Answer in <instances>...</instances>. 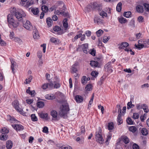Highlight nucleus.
<instances>
[{
    "mask_svg": "<svg viewBox=\"0 0 149 149\" xmlns=\"http://www.w3.org/2000/svg\"><path fill=\"white\" fill-rule=\"evenodd\" d=\"M8 119H9L11 123H17L18 121L15 118L11 116H8Z\"/></svg>",
    "mask_w": 149,
    "mask_h": 149,
    "instance_id": "b1692460",
    "label": "nucleus"
},
{
    "mask_svg": "<svg viewBox=\"0 0 149 149\" xmlns=\"http://www.w3.org/2000/svg\"><path fill=\"white\" fill-rule=\"evenodd\" d=\"M131 14L130 11L125 12L123 13V16L127 18H129L131 17Z\"/></svg>",
    "mask_w": 149,
    "mask_h": 149,
    "instance_id": "cd10ccee",
    "label": "nucleus"
},
{
    "mask_svg": "<svg viewBox=\"0 0 149 149\" xmlns=\"http://www.w3.org/2000/svg\"><path fill=\"white\" fill-rule=\"evenodd\" d=\"M11 12L13 14L15 15L16 18L18 20L22 21L23 17L26 16V14L22 10H20L19 11L16 10L15 8H13L11 10Z\"/></svg>",
    "mask_w": 149,
    "mask_h": 149,
    "instance_id": "7ed1b4c3",
    "label": "nucleus"
},
{
    "mask_svg": "<svg viewBox=\"0 0 149 149\" xmlns=\"http://www.w3.org/2000/svg\"><path fill=\"white\" fill-rule=\"evenodd\" d=\"M139 117V115L137 113L135 112L133 113V118L135 119H138Z\"/></svg>",
    "mask_w": 149,
    "mask_h": 149,
    "instance_id": "680f3d73",
    "label": "nucleus"
},
{
    "mask_svg": "<svg viewBox=\"0 0 149 149\" xmlns=\"http://www.w3.org/2000/svg\"><path fill=\"white\" fill-rule=\"evenodd\" d=\"M46 22L49 27H50L52 26V21L50 17H49L47 18Z\"/></svg>",
    "mask_w": 149,
    "mask_h": 149,
    "instance_id": "bb28decb",
    "label": "nucleus"
},
{
    "mask_svg": "<svg viewBox=\"0 0 149 149\" xmlns=\"http://www.w3.org/2000/svg\"><path fill=\"white\" fill-rule=\"evenodd\" d=\"M8 132L9 130L5 128H4L1 130V133H2V134H6L8 133Z\"/></svg>",
    "mask_w": 149,
    "mask_h": 149,
    "instance_id": "37998d69",
    "label": "nucleus"
},
{
    "mask_svg": "<svg viewBox=\"0 0 149 149\" xmlns=\"http://www.w3.org/2000/svg\"><path fill=\"white\" fill-rule=\"evenodd\" d=\"M54 88H59L61 86L60 84L59 83L56 82V81L54 82Z\"/></svg>",
    "mask_w": 149,
    "mask_h": 149,
    "instance_id": "603ef678",
    "label": "nucleus"
},
{
    "mask_svg": "<svg viewBox=\"0 0 149 149\" xmlns=\"http://www.w3.org/2000/svg\"><path fill=\"white\" fill-rule=\"evenodd\" d=\"M100 5L96 2L93 3L92 8L93 10H98L100 8Z\"/></svg>",
    "mask_w": 149,
    "mask_h": 149,
    "instance_id": "412c9836",
    "label": "nucleus"
},
{
    "mask_svg": "<svg viewBox=\"0 0 149 149\" xmlns=\"http://www.w3.org/2000/svg\"><path fill=\"white\" fill-rule=\"evenodd\" d=\"M118 48L120 50L124 49L125 48L129 46L128 43L126 42H123L118 45Z\"/></svg>",
    "mask_w": 149,
    "mask_h": 149,
    "instance_id": "4468645a",
    "label": "nucleus"
},
{
    "mask_svg": "<svg viewBox=\"0 0 149 149\" xmlns=\"http://www.w3.org/2000/svg\"><path fill=\"white\" fill-rule=\"evenodd\" d=\"M82 47V49L83 52L87 54V49L88 48V43H85L81 45Z\"/></svg>",
    "mask_w": 149,
    "mask_h": 149,
    "instance_id": "dca6fc26",
    "label": "nucleus"
},
{
    "mask_svg": "<svg viewBox=\"0 0 149 149\" xmlns=\"http://www.w3.org/2000/svg\"><path fill=\"white\" fill-rule=\"evenodd\" d=\"M122 4L121 2H119L117 5L116 10L118 12H120L121 10Z\"/></svg>",
    "mask_w": 149,
    "mask_h": 149,
    "instance_id": "a878e982",
    "label": "nucleus"
},
{
    "mask_svg": "<svg viewBox=\"0 0 149 149\" xmlns=\"http://www.w3.org/2000/svg\"><path fill=\"white\" fill-rule=\"evenodd\" d=\"M33 1H28L27 2H26V7H29V6H31L33 4Z\"/></svg>",
    "mask_w": 149,
    "mask_h": 149,
    "instance_id": "69168bd1",
    "label": "nucleus"
},
{
    "mask_svg": "<svg viewBox=\"0 0 149 149\" xmlns=\"http://www.w3.org/2000/svg\"><path fill=\"white\" fill-rule=\"evenodd\" d=\"M41 10L43 12L46 13L49 10L48 7L45 5H43L41 7Z\"/></svg>",
    "mask_w": 149,
    "mask_h": 149,
    "instance_id": "ea45409f",
    "label": "nucleus"
},
{
    "mask_svg": "<svg viewBox=\"0 0 149 149\" xmlns=\"http://www.w3.org/2000/svg\"><path fill=\"white\" fill-rule=\"evenodd\" d=\"M147 113H145L143 115H141L140 117L141 120L142 122L144 121V118H146V117L147 116Z\"/></svg>",
    "mask_w": 149,
    "mask_h": 149,
    "instance_id": "864d4df0",
    "label": "nucleus"
},
{
    "mask_svg": "<svg viewBox=\"0 0 149 149\" xmlns=\"http://www.w3.org/2000/svg\"><path fill=\"white\" fill-rule=\"evenodd\" d=\"M94 21L95 22H96L98 24L101 23L102 22V20L98 17H94Z\"/></svg>",
    "mask_w": 149,
    "mask_h": 149,
    "instance_id": "393cba45",
    "label": "nucleus"
},
{
    "mask_svg": "<svg viewBox=\"0 0 149 149\" xmlns=\"http://www.w3.org/2000/svg\"><path fill=\"white\" fill-rule=\"evenodd\" d=\"M39 115L40 117L42 118L43 119L47 120H48L49 117L47 113H44L43 112H39Z\"/></svg>",
    "mask_w": 149,
    "mask_h": 149,
    "instance_id": "ddd939ff",
    "label": "nucleus"
},
{
    "mask_svg": "<svg viewBox=\"0 0 149 149\" xmlns=\"http://www.w3.org/2000/svg\"><path fill=\"white\" fill-rule=\"evenodd\" d=\"M129 130L130 131L132 132H135L136 130V128L135 127L132 126L129 128Z\"/></svg>",
    "mask_w": 149,
    "mask_h": 149,
    "instance_id": "a18cd8bd",
    "label": "nucleus"
},
{
    "mask_svg": "<svg viewBox=\"0 0 149 149\" xmlns=\"http://www.w3.org/2000/svg\"><path fill=\"white\" fill-rule=\"evenodd\" d=\"M121 112H120L118 115L117 117V122L118 125H120L123 123V120L121 118Z\"/></svg>",
    "mask_w": 149,
    "mask_h": 149,
    "instance_id": "f3484780",
    "label": "nucleus"
},
{
    "mask_svg": "<svg viewBox=\"0 0 149 149\" xmlns=\"http://www.w3.org/2000/svg\"><path fill=\"white\" fill-rule=\"evenodd\" d=\"M136 108L138 109H143L144 112H148V106L146 104H137L136 105Z\"/></svg>",
    "mask_w": 149,
    "mask_h": 149,
    "instance_id": "423d86ee",
    "label": "nucleus"
},
{
    "mask_svg": "<svg viewBox=\"0 0 149 149\" xmlns=\"http://www.w3.org/2000/svg\"><path fill=\"white\" fill-rule=\"evenodd\" d=\"M12 104L18 112H22L23 111L22 107L19 104V102L17 100H15L12 103Z\"/></svg>",
    "mask_w": 149,
    "mask_h": 149,
    "instance_id": "39448f33",
    "label": "nucleus"
},
{
    "mask_svg": "<svg viewBox=\"0 0 149 149\" xmlns=\"http://www.w3.org/2000/svg\"><path fill=\"white\" fill-rule=\"evenodd\" d=\"M138 20L139 22H143V17L141 16H139L138 18Z\"/></svg>",
    "mask_w": 149,
    "mask_h": 149,
    "instance_id": "774afa93",
    "label": "nucleus"
},
{
    "mask_svg": "<svg viewBox=\"0 0 149 149\" xmlns=\"http://www.w3.org/2000/svg\"><path fill=\"white\" fill-rule=\"evenodd\" d=\"M109 39L110 37H107L106 36H104L103 37V42L104 43H106Z\"/></svg>",
    "mask_w": 149,
    "mask_h": 149,
    "instance_id": "6e6d98bb",
    "label": "nucleus"
},
{
    "mask_svg": "<svg viewBox=\"0 0 149 149\" xmlns=\"http://www.w3.org/2000/svg\"><path fill=\"white\" fill-rule=\"evenodd\" d=\"M98 132H96L95 139L100 144H102L104 141V140L101 135L102 130L100 127L98 128Z\"/></svg>",
    "mask_w": 149,
    "mask_h": 149,
    "instance_id": "20e7f679",
    "label": "nucleus"
},
{
    "mask_svg": "<svg viewBox=\"0 0 149 149\" xmlns=\"http://www.w3.org/2000/svg\"><path fill=\"white\" fill-rule=\"evenodd\" d=\"M139 40L138 41L139 44L137 45L135 44V46L136 48L138 49L139 50H141L144 47V45L143 44L139 43Z\"/></svg>",
    "mask_w": 149,
    "mask_h": 149,
    "instance_id": "2f4dec72",
    "label": "nucleus"
},
{
    "mask_svg": "<svg viewBox=\"0 0 149 149\" xmlns=\"http://www.w3.org/2000/svg\"><path fill=\"white\" fill-rule=\"evenodd\" d=\"M103 32V31L100 29L96 32V34L97 37H99L101 36Z\"/></svg>",
    "mask_w": 149,
    "mask_h": 149,
    "instance_id": "79ce46f5",
    "label": "nucleus"
},
{
    "mask_svg": "<svg viewBox=\"0 0 149 149\" xmlns=\"http://www.w3.org/2000/svg\"><path fill=\"white\" fill-rule=\"evenodd\" d=\"M126 121L129 124L132 125L133 124V121L130 118H128L127 119Z\"/></svg>",
    "mask_w": 149,
    "mask_h": 149,
    "instance_id": "bf43d9fd",
    "label": "nucleus"
},
{
    "mask_svg": "<svg viewBox=\"0 0 149 149\" xmlns=\"http://www.w3.org/2000/svg\"><path fill=\"white\" fill-rule=\"evenodd\" d=\"M118 19L119 22L121 24L125 23L127 22L126 19L122 17H118Z\"/></svg>",
    "mask_w": 149,
    "mask_h": 149,
    "instance_id": "4be33fe9",
    "label": "nucleus"
},
{
    "mask_svg": "<svg viewBox=\"0 0 149 149\" xmlns=\"http://www.w3.org/2000/svg\"><path fill=\"white\" fill-rule=\"evenodd\" d=\"M23 26L26 30L29 31H31L33 28L31 23L28 20H27L26 22L23 24Z\"/></svg>",
    "mask_w": 149,
    "mask_h": 149,
    "instance_id": "6e6552de",
    "label": "nucleus"
},
{
    "mask_svg": "<svg viewBox=\"0 0 149 149\" xmlns=\"http://www.w3.org/2000/svg\"><path fill=\"white\" fill-rule=\"evenodd\" d=\"M128 25L132 28H134L135 27V22L133 20L130 21L128 24Z\"/></svg>",
    "mask_w": 149,
    "mask_h": 149,
    "instance_id": "e433bc0d",
    "label": "nucleus"
},
{
    "mask_svg": "<svg viewBox=\"0 0 149 149\" xmlns=\"http://www.w3.org/2000/svg\"><path fill=\"white\" fill-rule=\"evenodd\" d=\"M37 105L38 107L39 108H42L44 106V103L42 101H39L37 102Z\"/></svg>",
    "mask_w": 149,
    "mask_h": 149,
    "instance_id": "7c9ffc66",
    "label": "nucleus"
},
{
    "mask_svg": "<svg viewBox=\"0 0 149 149\" xmlns=\"http://www.w3.org/2000/svg\"><path fill=\"white\" fill-rule=\"evenodd\" d=\"M134 107V105L132 104L131 101L128 102L127 103V109H129L131 108H133Z\"/></svg>",
    "mask_w": 149,
    "mask_h": 149,
    "instance_id": "58836bf2",
    "label": "nucleus"
},
{
    "mask_svg": "<svg viewBox=\"0 0 149 149\" xmlns=\"http://www.w3.org/2000/svg\"><path fill=\"white\" fill-rule=\"evenodd\" d=\"M122 141L126 144L130 142L129 139L127 136H123L121 137Z\"/></svg>",
    "mask_w": 149,
    "mask_h": 149,
    "instance_id": "aec40b11",
    "label": "nucleus"
},
{
    "mask_svg": "<svg viewBox=\"0 0 149 149\" xmlns=\"http://www.w3.org/2000/svg\"><path fill=\"white\" fill-rule=\"evenodd\" d=\"M32 79V76L30 75L29 76V77L28 79H26V84H28V83H29L31 81Z\"/></svg>",
    "mask_w": 149,
    "mask_h": 149,
    "instance_id": "0e129e2a",
    "label": "nucleus"
},
{
    "mask_svg": "<svg viewBox=\"0 0 149 149\" xmlns=\"http://www.w3.org/2000/svg\"><path fill=\"white\" fill-rule=\"evenodd\" d=\"M141 132L143 135L146 136L148 134V131L146 128H143L141 130Z\"/></svg>",
    "mask_w": 149,
    "mask_h": 149,
    "instance_id": "4c0bfd02",
    "label": "nucleus"
},
{
    "mask_svg": "<svg viewBox=\"0 0 149 149\" xmlns=\"http://www.w3.org/2000/svg\"><path fill=\"white\" fill-rule=\"evenodd\" d=\"M31 11L34 15H37L39 13L38 8H33L31 9Z\"/></svg>",
    "mask_w": 149,
    "mask_h": 149,
    "instance_id": "c756f323",
    "label": "nucleus"
},
{
    "mask_svg": "<svg viewBox=\"0 0 149 149\" xmlns=\"http://www.w3.org/2000/svg\"><path fill=\"white\" fill-rule=\"evenodd\" d=\"M108 128L109 130H113L114 128V125L112 122L109 123L107 125Z\"/></svg>",
    "mask_w": 149,
    "mask_h": 149,
    "instance_id": "72a5a7b5",
    "label": "nucleus"
},
{
    "mask_svg": "<svg viewBox=\"0 0 149 149\" xmlns=\"http://www.w3.org/2000/svg\"><path fill=\"white\" fill-rule=\"evenodd\" d=\"M92 85L91 84H87L86 86L85 89L86 90V91H90L91 89H92Z\"/></svg>",
    "mask_w": 149,
    "mask_h": 149,
    "instance_id": "c03bdc74",
    "label": "nucleus"
},
{
    "mask_svg": "<svg viewBox=\"0 0 149 149\" xmlns=\"http://www.w3.org/2000/svg\"><path fill=\"white\" fill-rule=\"evenodd\" d=\"M90 65L91 66L94 68H100V64L97 61H91Z\"/></svg>",
    "mask_w": 149,
    "mask_h": 149,
    "instance_id": "9b49d317",
    "label": "nucleus"
},
{
    "mask_svg": "<svg viewBox=\"0 0 149 149\" xmlns=\"http://www.w3.org/2000/svg\"><path fill=\"white\" fill-rule=\"evenodd\" d=\"M68 19L67 18H65L63 21V25L64 28L67 29L68 27V24L67 23Z\"/></svg>",
    "mask_w": 149,
    "mask_h": 149,
    "instance_id": "c85d7f7f",
    "label": "nucleus"
},
{
    "mask_svg": "<svg viewBox=\"0 0 149 149\" xmlns=\"http://www.w3.org/2000/svg\"><path fill=\"white\" fill-rule=\"evenodd\" d=\"M13 146V143L11 141H8L6 142V147L7 149H10Z\"/></svg>",
    "mask_w": 149,
    "mask_h": 149,
    "instance_id": "6ab92c4d",
    "label": "nucleus"
},
{
    "mask_svg": "<svg viewBox=\"0 0 149 149\" xmlns=\"http://www.w3.org/2000/svg\"><path fill=\"white\" fill-rule=\"evenodd\" d=\"M61 29V28L58 26H55L53 28V30L55 31H58Z\"/></svg>",
    "mask_w": 149,
    "mask_h": 149,
    "instance_id": "052dcab7",
    "label": "nucleus"
},
{
    "mask_svg": "<svg viewBox=\"0 0 149 149\" xmlns=\"http://www.w3.org/2000/svg\"><path fill=\"white\" fill-rule=\"evenodd\" d=\"M91 52L90 53L92 56H95L96 51L94 48L90 50Z\"/></svg>",
    "mask_w": 149,
    "mask_h": 149,
    "instance_id": "13d9d810",
    "label": "nucleus"
},
{
    "mask_svg": "<svg viewBox=\"0 0 149 149\" xmlns=\"http://www.w3.org/2000/svg\"><path fill=\"white\" fill-rule=\"evenodd\" d=\"M112 66L111 65V62H109L105 64L104 66V68L106 71H107L108 72L110 73L113 71L112 70Z\"/></svg>",
    "mask_w": 149,
    "mask_h": 149,
    "instance_id": "0eeeda50",
    "label": "nucleus"
},
{
    "mask_svg": "<svg viewBox=\"0 0 149 149\" xmlns=\"http://www.w3.org/2000/svg\"><path fill=\"white\" fill-rule=\"evenodd\" d=\"M86 77L85 76H83L81 78V81L82 84L84 85H85L86 83Z\"/></svg>",
    "mask_w": 149,
    "mask_h": 149,
    "instance_id": "de8ad7c7",
    "label": "nucleus"
},
{
    "mask_svg": "<svg viewBox=\"0 0 149 149\" xmlns=\"http://www.w3.org/2000/svg\"><path fill=\"white\" fill-rule=\"evenodd\" d=\"M12 126L17 131L22 130L24 129L23 126L21 125H12Z\"/></svg>",
    "mask_w": 149,
    "mask_h": 149,
    "instance_id": "f8f14e48",
    "label": "nucleus"
},
{
    "mask_svg": "<svg viewBox=\"0 0 149 149\" xmlns=\"http://www.w3.org/2000/svg\"><path fill=\"white\" fill-rule=\"evenodd\" d=\"M45 98L47 99L53 100L55 98V96L54 95H50L49 94H47L45 96Z\"/></svg>",
    "mask_w": 149,
    "mask_h": 149,
    "instance_id": "c9c22d12",
    "label": "nucleus"
},
{
    "mask_svg": "<svg viewBox=\"0 0 149 149\" xmlns=\"http://www.w3.org/2000/svg\"><path fill=\"white\" fill-rule=\"evenodd\" d=\"M132 148L133 149H139V146L137 144L134 143L132 146Z\"/></svg>",
    "mask_w": 149,
    "mask_h": 149,
    "instance_id": "e2e57ef3",
    "label": "nucleus"
},
{
    "mask_svg": "<svg viewBox=\"0 0 149 149\" xmlns=\"http://www.w3.org/2000/svg\"><path fill=\"white\" fill-rule=\"evenodd\" d=\"M137 11L139 13H142L143 12L144 10L143 6L140 5H138L136 7Z\"/></svg>",
    "mask_w": 149,
    "mask_h": 149,
    "instance_id": "a211bd4d",
    "label": "nucleus"
},
{
    "mask_svg": "<svg viewBox=\"0 0 149 149\" xmlns=\"http://www.w3.org/2000/svg\"><path fill=\"white\" fill-rule=\"evenodd\" d=\"M79 65L78 63L77 62L75 63L72 66L71 72L72 73H76L78 70V69L79 68Z\"/></svg>",
    "mask_w": 149,
    "mask_h": 149,
    "instance_id": "1a4fd4ad",
    "label": "nucleus"
},
{
    "mask_svg": "<svg viewBox=\"0 0 149 149\" xmlns=\"http://www.w3.org/2000/svg\"><path fill=\"white\" fill-rule=\"evenodd\" d=\"M85 132V128L84 126H82L80 130V132L79 133V135L80 134H84Z\"/></svg>",
    "mask_w": 149,
    "mask_h": 149,
    "instance_id": "5fc2aeb1",
    "label": "nucleus"
},
{
    "mask_svg": "<svg viewBox=\"0 0 149 149\" xmlns=\"http://www.w3.org/2000/svg\"><path fill=\"white\" fill-rule=\"evenodd\" d=\"M98 74V72L94 71H92L91 73V75L93 77H96L97 76Z\"/></svg>",
    "mask_w": 149,
    "mask_h": 149,
    "instance_id": "09e8293b",
    "label": "nucleus"
},
{
    "mask_svg": "<svg viewBox=\"0 0 149 149\" xmlns=\"http://www.w3.org/2000/svg\"><path fill=\"white\" fill-rule=\"evenodd\" d=\"M7 138V136L6 134H3L0 136V139L1 140H6Z\"/></svg>",
    "mask_w": 149,
    "mask_h": 149,
    "instance_id": "4d7b16f0",
    "label": "nucleus"
},
{
    "mask_svg": "<svg viewBox=\"0 0 149 149\" xmlns=\"http://www.w3.org/2000/svg\"><path fill=\"white\" fill-rule=\"evenodd\" d=\"M81 33H79V34H78L72 40V41L73 42H74L76 40H77L79 38H80L81 36Z\"/></svg>",
    "mask_w": 149,
    "mask_h": 149,
    "instance_id": "3c124183",
    "label": "nucleus"
},
{
    "mask_svg": "<svg viewBox=\"0 0 149 149\" xmlns=\"http://www.w3.org/2000/svg\"><path fill=\"white\" fill-rule=\"evenodd\" d=\"M7 20L9 26L11 28H15L17 27L19 25L18 22L15 20L13 18L12 14H8L7 16Z\"/></svg>",
    "mask_w": 149,
    "mask_h": 149,
    "instance_id": "f257e3e1",
    "label": "nucleus"
},
{
    "mask_svg": "<svg viewBox=\"0 0 149 149\" xmlns=\"http://www.w3.org/2000/svg\"><path fill=\"white\" fill-rule=\"evenodd\" d=\"M31 117L32 120L33 121H36L38 120V118L35 114H31Z\"/></svg>",
    "mask_w": 149,
    "mask_h": 149,
    "instance_id": "49530a36",
    "label": "nucleus"
},
{
    "mask_svg": "<svg viewBox=\"0 0 149 149\" xmlns=\"http://www.w3.org/2000/svg\"><path fill=\"white\" fill-rule=\"evenodd\" d=\"M51 41L55 44H58L59 42V40L58 39H56L54 38H52L50 39Z\"/></svg>",
    "mask_w": 149,
    "mask_h": 149,
    "instance_id": "473e14b6",
    "label": "nucleus"
},
{
    "mask_svg": "<svg viewBox=\"0 0 149 149\" xmlns=\"http://www.w3.org/2000/svg\"><path fill=\"white\" fill-rule=\"evenodd\" d=\"M143 5L146 11L149 12V4L144 3L143 4Z\"/></svg>",
    "mask_w": 149,
    "mask_h": 149,
    "instance_id": "8fccbe9b",
    "label": "nucleus"
},
{
    "mask_svg": "<svg viewBox=\"0 0 149 149\" xmlns=\"http://www.w3.org/2000/svg\"><path fill=\"white\" fill-rule=\"evenodd\" d=\"M68 112H51V115L52 116V120H58L60 117L64 118H66L67 116Z\"/></svg>",
    "mask_w": 149,
    "mask_h": 149,
    "instance_id": "f03ea898",
    "label": "nucleus"
},
{
    "mask_svg": "<svg viewBox=\"0 0 149 149\" xmlns=\"http://www.w3.org/2000/svg\"><path fill=\"white\" fill-rule=\"evenodd\" d=\"M99 13L100 15L103 18H104L105 17H107V13L104 11L102 10L101 12H100Z\"/></svg>",
    "mask_w": 149,
    "mask_h": 149,
    "instance_id": "f704fd0d",
    "label": "nucleus"
},
{
    "mask_svg": "<svg viewBox=\"0 0 149 149\" xmlns=\"http://www.w3.org/2000/svg\"><path fill=\"white\" fill-rule=\"evenodd\" d=\"M75 100L78 103H80L83 102V98L82 96L80 95H77L75 97Z\"/></svg>",
    "mask_w": 149,
    "mask_h": 149,
    "instance_id": "2eb2a0df",
    "label": "nucleus"
},
{
    "mask_svg": "<svg viewBox=\"0 0 149 149\" xmlns=\"http://www.w3.org/2000/svg\"><path fill=\"white\" fill-rule=\"evenodd\" d=\"M60 109L61 112H68L70 109L68 104H63L61 106Z\"/></svg>",
    "mask_w": 149,
    "mask_h": 149,
    "instance_id": "9d476101",
    "label": "nucleus"
},
{
    "mask_svg": "<svg viewBox=\"0 0 149 149\" xmlns=\"http://www.w3.org/2000/svg\"><path fill=\"white\" fill-rule=\"evenodd\" d=\"M33 37L34 39L37 38L39 37L38 32L37 30H35V31L33 32Z\"/></svg>",
    "mask_w": 149,
    "mask_h": 149,
    "instance_id": "a19ab883",
    "label": "nucleus"
},
{
    "mask_svg": "<svg viewBox=\"0 0 149 149\" xmlns=\"http://www.w3.org/2000/svg\"><path fill=\"white\" fill-rule=\"evenodd\" d=\"M11 69L13 73H14V68L15 67H16V62L13 61V60H11Z\"/></svg>",
    "mask_w": 149,
    "mask_h": 149,
    "instance_id": "5701e85b",
    "label": "nucleus"
},
{
    "mask_svg": "<svg viewBox=\"0 0 149 149\" xmlns=\"http://www.w3.org/2000/svg\"><path fill=\"white\" fill-rule=\"evenodd\" d=\"M60 149H72V148L69 146H63L60 148Z\"/></svg>",
    "mask_w": 149,
    "mask_h": 149,
    "instance_id": "338daca9",
    "label": "nucleus"
}]
</instances>
